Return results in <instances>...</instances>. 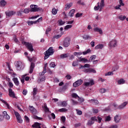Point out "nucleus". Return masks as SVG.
Wrapping results in <instances>:
<instances>
[{
    "instance_id": "obj_1",
    "label": "nucleus",
    "mask_w": 128,
    "mask_h": 128,
    "mask_svg": "<svg viewBox=\"0 0 128 128\" xmlns=\"http://www.w3.org/2000/svg\"><path fill=\"white\" fill-rule=\"evenodd\" d=\"M30 110L32 112V114L34 115L32 116V118H34V120H42V118L38 117L37 116H36V114H38V112L36 110V109L35 108L34 106H30Z\"/></svg>"
},
{
    "instance_id": "obj_2",
    "label": "nucleus",
    "mask_w": 128,
    "mask_h": 128,
    "mask_svg": "<svg viewBox=\"0 0 128 128\" xmlns=\"http://www.w3.org/2000/svg\"><path fill=\"white\" fill-rule=\"evenodd\" d=\"M54 52L53 51L52 47H50L46 52H44V60H47L50 58V56L54 54Z\"/></svg>"
},
{
    "instance_id": "obj_3",
    "label": "nucleus",
    "mask_w": 128,
    "mask_h": 128,
    "mask_svg": "<svg viewBox=\"0 0 128 128\" xmlns=\"http://www.w3.org/2000/svg\"><path fill=\"white\" fill-rule=\"evenodd\" d=\"M104 8V0H101L100 2H98V6H95L94 7V10H98L99 12H102V10Z\"/></svg>"
},
{
    "instance_id": "obj_4",
    "label": "nucleus",
    "mask_w": 128,
    "mask_h": 128,
    "mask_svg": "<svg viewBox=\"0 0 128 128\" xmlns=\"http://www.w3.org/2000/svg\"><path fill=\"white\" fill-rule=\"evenodd\" d=\"M22 44H24V46H26L29 52H32L34 50V46H32V44L31 43L22 41Z\"/></svg>"
},
{
    "instance_id": "obj_5",
    "label": "nucleus",
    "mask_w": 128,
    "mask_h": 128,
    "mask_svg": "<svg viewBox=\"0 0 128 128\" xmlns=\"http://www.w3.org/2000/svg\"><path fill=\"white\" fill-rule=\"evenodd\" d=\"M16 66L18 70H22L24 68V64L20 61L17 62Z\"/></svg>"
},
{
    "instance_id": "obj_6",
    "label": "nucleus",
    "mask_w": 128,
    "mask_h": 128,
    "mask_svg": "<svg viewBox=\"0 0 128 128\" xmlns=\"http://www.w3.org/2000/svg\"><path fill=\"white\" fill-rule=\"evenodd\" d=\"M37 6V5H31L30 6V8H31V9H30V12H40V10H42V8H38Z\"/></svg>"
},
{
    "instance_id": "obj_7",
    "label": "nucleus",
    "mask_w": 128,
    "mask_h": 128,
    "mask_svg": "<svg viewBox=\"0 0 128 128\" xmlns=\"http://www.w3.org/2000/svg\"><path fill=\"white\" fill-rule=\"evenodd\" d=\"M70 44V38L67 37L64 41V48H68Z\"/></svg>"
},
{
    "instance_id": "obj_8",
    "label": "nucleus",
    "mask_w": 128,
    "mask_h": 128,
    "mask_svg": "<svg viewBox=\"0 0 128 128\" xmlns=\"http://www.w3.org/2000/svg\"><path fill=\"white\" fill-rule=\"evenodd\" d=\"M14 114L16 118L17 122L19 124H22V117L20 114H18V112L14 111Z\"/></svg>"
},
{
    "instance_id": "obj_9",
    "label": "nucleus",
    "mask_w": 128,
    "mask_h": 128,
    "mask_svg": "<svg viewBox=\"0 0 128 128\" xmlns=\"http://www.w3.org/2000/svg\"><path fill=\"white\" fill-rule=\"evenodd\" d=\"M118 42L116 40H112L110 42L109 46L110 48H116L118 46Z\"/></svg>"
},
{
    "instance_id": "obj_10",
    "label": "nucleus",
    "mask_w": 128,
    "mask_h": 128,
    "mask_svg": "<svg viewBox=\"0 0 128 128\" xmlns=\"http://www.w3.org/2000/svg\"><path fill=\"white\" fill-rule=\"evenodd\" d=\"M32 59L31 58L30 60V62L31 64H30V72H29V74H32V72H34V66H35L34 63L32 62Z\"/></svg>"
},
{
    "instance_id": "obj_11",
    "label": "nucleus",
    "mask_w": 128,
    "mask_h": 128,
    "mask_svg": "<svg viewBox=\"0 0 128 128\" xmlns=\"http://www.w3.org/2000/svg\"><path fill=\"white\" fill-rule=\"evenodd\" d=\"M118 70V66H116L114 68H112V72H109L107 74H106V76H112V74H114L113 72H116Z\"/></svg>"
},
{
    "instance_id": "obj_12",
    "label": "nucleus",
    "mask_w": 128,
    "mask_h": 128,
    "mask_svg": "<svg viewBox=\"0 0 128 128\" xmlns=\"http://www.w3.org/2000/svg\"><path fill=\"white\" fill-rule=\"evenodd\" d=\"M8 94L10 98H16V94H14V92H12V88L8 89Z\"/></svg>"
},
{
    "instance_id": "obj_13",
    "label": "nucleus",
    "mask_w": 128,
    "mask_h": 128,
    "mask_svg": "<svg viewBox=\"0 0 128 128\" xmlns=\"http://www.w3.org/2000/svg\"><path fill=\"white\" fill-rule=\"evenodd\" d=\"M46 80V76H39L38 80H37V82L40 84V82H44Z\"/></svg>"
},
{
    "instance_id": "obj_14",
    "label": "nucleus",
    "mask_w": 128,
    "mask_h": 128,
    "mask_svg": "<svg viewBox=\"0 0 128 128\" xmlns=\"http://www.w3.org/2000/svg\"><path fill=\"white\" fill-rule=\"evenodd\" d=\"M94 80H90V82H86L84 83V86H94Z\"/></svg>"
},
{
    "instance_id": "obj_15",
    "label": "nucleus",
    "mask_w": 128,
    "mask_h": 128,
    "mask_svg": "<svg viewBox=\"0 0 128 128\" xmlns=\"http://www.w3.org/2000/svg\"><path fill=\"white\" fill-rule=\"evenodd\" d=\"M84 72H93V74H96V71L92 68L86 69L84 70Z\"/></svg>"
},
{
    "instance_id": "obj_16",
    "label": "nucleus",
    "mask_w": 128,
    "mask_h": 128,
    "mask_svg": "<svg viewBox=\"0 0 128 128\" xmlns=\"http://www.w3.org/2000/svg\"><path fill=\"white\" fill-rule=\"evenodd\" d=\"M6 16H12L14 14H16V12L14 11H8L5 12Z\"/></svg>"
},
{
    "instance_id": "obj_17",
    "label": "nucleus",
    "mask_w": 128,
    "mask_h": 128,
    "mask_svg": "<svg viewBox=\"0 0 128 128\" xmlns=\"http://www.w3.org/2000/svg\"><path fill=\"white\" fill-rule=\"evenodd\" d=\"M40 126H42V124L40 123L36 122H34L32 125V128H42L40 127Z\"/></svg>"
},
{
    "instance_id": "obj_18",
    "label": "nucleus",
    "mask_w": 128,
    "mask_h": 128,
    "mask_svg": "<svg viewBox=\"0 0 128 128\" xmlns=\"http://www.w3.org/2000/svg\"><path fill=\"white\" fill-rule=\"evenodd\" d=\"M126 104H128V102H125L119 106H118V110H122L124 108H125L126 106Z\"/></svg>"
},
{
    "instance_id": "obj_19",
    "label": "nucleus",
    "mask_w": 128,
    "mask_h": 128,
    "mask_svg": "<svg viewBox=\"0 0 128 128\" xmlns=\"http://www.w3.org/2000/svg\"><path fill=\"white\" fill-rule=\"evenodd\" d=\"M6 118V120H10V116L8 114V113H6V112L4 111L3 112V118Z\"/></svg>"
},
{
    "instance_id": "obj_20",
    "label": "nucleus",
    "mask_w": 128,
    "mask_h": 128,
    "mask_svg": "<svg viewBox=\"0 0 128 128\" xmlns=\"http://www.w3.org/2000/svg\"><path fill=\"white\" fill-rule=\"evenodd\" d=\"M114 120L115 122H120V116L118 115H116L114 118Z\"/></svg>"
},
{
    "instance_id": "obj_21",
    "label": "nucleus",
    "mask_w": 128,
    "mask_h": 128,
    "mask_svg": "<svg viewBox=\"0 0 128 128\" xmlns=\"http://www.w3.org/2000/svg\"><path fill=\"white\" fill-rule=\"evenodd\" d=\"M83 40H90L92 38V36L88 35V34H84V36H82Z\"/></svg>"
},
{
    "instance_id": "obj_22",
    "label": "nucleus",
    "mask_w": 128,
    "mask_h": 128,
    "mask_svg": "<svg viewBox=\"0 0 128 128\" xmlns=\"http://www.w3.org/2000/svg\"><path fill=\"white\" fill-rule=\"evenodd\" d=\"M64 34L60 33V34H56L53 36V38H56V40L62 37Z\"/></svg>"
},
{
    "instance_id": "obj_23",
    "label": "nucleus",
    "mask_w": 128,
    "mask_h": 128,
    "mask_svg": "<svg viewBox=\"0 0 128 128\" xmlns=\"http://www.w3.org/2000/svg\"><path fill=\"white\" fill-rule=\"evenodd\" d=\"M13 82L15 84L16 86H19L20 82H18V80L16 78H13Z\"/></svg>"
},
{
    "instance_id": "obj_24",
    "label": "nucleus",
    "mask_w": 128,
    "mask_h": 128,
    "mask_svg": "<svg viewBox=\"0 0 128 128\" xmlns=\"http://www.w3.org/2000/svg\"><path fill=\"white\" fill-rule=\"evenodd\" d=\"M74 12H76V10L74 9H72L70 10L68 14V16L71 17L74 16Z\"/></svg>"
},
{
    "instance_id": "obj_25",
    "label": "nucleus",
    "mask_w": 128,
    "mask_h": 128,
    "mask_svg": "<svg viewBox=\"0 0 128 128\" xmlns=\"http://www.w3.org/2000/svg\"><path fill=\"white\" fill-rule=\"evenodd\" d=\"M72 3L67 4L64 8L65 10H70V8H72Z\"/></svg>"
},
{
    "instance_id": "obj_26",
    "label": "nucleus",
    "mask_w": 128,
    "mask_h": 128,
    "mask_svg": "<svg viewBox=\"0 0 128 128\" xmlns=\"http://www.w3.org/2000/svg\"><path fill=\"white\" fill-rule=\"evenodd\" d=\"M126 82V80H124L123 78L120 79L119 80H118V84H124Z\"/></svg>"
},
{
    "instance_id": "obj_27",
    "label": "nucleus",
    "mask_w": 128,
    "mask_h": 128,
    "mask_svg": "<svg viewBox=\"0 0 128 128\" xmlns=\"http://www.w3.org/2000/svg\"><path fill=\"white\" fill-rule=\"evenodd\" d=\"M0 4L1 6H6V2L4 0H2L0 2Z\"/></svg>"
},
{
    "instance_id": "obj_28",
    "label": "nucleus",
    "mask_w": 128,
    "mask_h": 128,
    "mask_svg": "<svg viewBox=\"0 0 128 128\" xmlns=\"http://www.w3.org/2000/svg\"><path fill=\"white\" fill-rule=\"evenodd\" d=\"M112 108L113 110H118V104L114 103L112 105Z\"/></svg>"
},
{
    "instance_id": "obj_29",
    "label": "nucleus",
    "mask_w": 128,
    "mask_h": 128,
    "mask_svg": "<svg viewBox=\"0 0 128 128\" xmlns=\"http://www.w3.org/2000/svg\"><path fill=\"white\" fill-rule=\"evenodd\" d=\"M94 32H102V28H94Z\"/></svg>"
},
{
    "instance_id": "obj_30",
    "label": "nucleus",
    "mask_w": 128,
    "mask_h": 128,
    "mask_svg": "<svg viewBox=\"0 0 128 128\" xmlns=\"http://www.w3.org/2000/svg\"><path fill=\"white\" fill-rule=\"evenodd\" d=\"M104 48V44H98L95 47V50H98L99 48L102 49Z\"/></svg>"
},
{
    "instance_id": "obj_31",
    "label": "nucleus",
    "mask_w": 128,
    "mask_h": 128,
    "mask_svg": "<svg viewBox=\"0 0 128 128\" xmlns=\"http://www.w3.org/2000/svg\"><path fill=\"white\" fill-rule=\"evenodd\" d=\"M118 18L120 20H124L125 18H126V16L120 15L118 16Z\"/></svg>"
},
{
    "instance_id": "obj_32",
    "label": "nucleus",
    "mask_w": 128,
    "mask_h": 128,
    "mask_svg": "<svg viewBox=\"0 0 128 128\" xmlns=\"http://www.w3.org/2000/svg\"><path fill=\"white\" fill-rule=\"evenodd\" d=\"M58 111L60 112H68V109L66 108H62L59 109Z\"/></svg>"
},
{
    "instance_id": "obj_33",
    "label": "nucleus",
    "mask_w": 128,
    "mask_h": 128,
    "mask_svg": "<svg viewBox=\"0 0 128 128\" xmlns=\"http://www.w3.org/2000/svg\"><path fill=\"white\" fill-rule=\"evenodd\" d=\"M0 100L1 102H3L4 104H6V106L7 108H10V105L8 104V102H6V101L2 100V99H0Z\"/></svg>"
},
{
    "instance_id": "obj_34",
    "label": "nucleus",
    "mask_w": 128,
    "mask_h": 128,
    "mask_svg": "<svg viewBox=\"0 0 128 128\" xmlns=\"http://www.w3.org/2000/svg\"><path fill=\"white\" fill-rule=\"evenodd\" d=\"M94 124V122L90 120L88 121L87 124L89 126H90L92 124Z\"/></svg>"
},
{
    "instance_id": "obj_35",
    "label": "nucleus",
    "mask_w": 128,
    "mask_h": 128,
    "mask_svg": "<svg viewBox=\"0 0 128 128\" xmlns=\"http://www.w3.org/2000/svg\"><path fill=\"white\" fill-rule=\"evenodd\" d=\"M58 22L59 26H62V24H66V22H64V21H62V20H58Z\"/></svg>"
},
{
    "instance_id": "obj_36",
    "label": "nucleus",
    "mask_w": 128,
    "mask_h": 128,
    "mask_svg": "<svg viewBox=\"0 0 128 128\" xmlns=\"http://www.w3.org/2000/svg\"><path fill=\"white\" fill-rule=\"evenodd\" d=\"M76 114H78V116H82V110H78V109H76Z\"/></svg>"
},
{
    "instance_id": "obj_37",
    "label": "nucleus",
    "mask_w": 128,
    "mask_h": 128,
    "mask_svg": "<svg viewBox=\"0 0 128 128\" xmlns=\"http://www.w3.org/2000/svg\"><path fill=\"white\" fill-rule=\"evenodd\" d=\"M38 88H34L33 89V96H36V94H38Z\"/></svg>"
},
{
    "instance_id": "obj_38",
    "label": "nucleus",
    "mask_w": 128,
    "mask_h": 128,
    "mask_svg": "<svg viewBox=\"0 0 128 128\" xmlns=\"http://www.w3.org/2000/svg\"><path fill=\"white\" fill-rule=\"evenodd\" d=\"M72 98H80V96H78V95L76 94V93H73L72 94Z\"/></svg>"
},
{
    "instance_id": "obj_39",
    "label": "nucleus",
    "mask_w": 128,
    "mask_h": 128,
    "mask_svg": "<svg viewBox=\"0 0 128 128\" xmlns=\"http://www.w3.org/2000/svg\"><path fill=\"white\" fill-rule=\"evenodd\" d=\"M78 102L82 104V102H84V99L82 98H78Z\"/></svg>"
},
{
    "instance_id": "obj_40",
    "label": "nucleus",
    "mask_w": 128,
    "mask_h": 128,
    "mask_svg": "<svg viewBox=\"0 0 128 128\" xmlns=\"http://www.w3.org/2000/svg\"><path fill=\"white\" fill-rule=\"evenodd\" d=\"M96 56L93 55L90 58L89 60H90V62H92V60H96Z\"/></svg>"
},
{
    "instance_id": "obj_41",
    "label": "nucleus",
    "mask_w": 128,
    "mask_h": 128,
    "mask_svg": "<svg viewBox=\"0 0 128 128\" xmlns=\"http://www.w3.org/2000/svg\"><path fill=\"white\" fill-rule=\"evenodd\" d=\"M82 68H90V64H85L84 66L80 65V66L79 68L80 69Z\"/></svg>"
},
{
    "instance_id": "obj_42",
    "label": "nucleus",
    "mask_w": 128,
    "mask_h": 128,
    "mask_svg": "<svg viewBox=\"0 0 128 128\" xmlns=\"http://www.w3.org/2000/svg\"><path fill=\"white\" fill-rule=\"evenodd\" d=\"M30 12V8H25L24 10V14H28V12Z\"/></svg>"
},
{
    "instance_id": "obj_43",
    "label": "nucleus",
    "mask_w": 128,
    "mask_h": 128,
    "mask_svg": "<svg viewBox=\"0 0 128 128\" xmlns=\"http://www.w3.org/2000/svg\"><path fill=\"white\" fill-rule=\"evenodd\" d=\"M99 92L102 94H104V92H106V88H102L99 90Z\"/></svg>"
},
{
    "instance_id": "obj_44",
    "label": "nucleus",
    "mask_w": 128,
    "mask_h": 128,
    "mask_svg": "<svg viewBox=\"0 0 128 128\" xmlns=\"http://www.w3.org/2000/svg\"><path fill=\"white\" fill-rule=\"evenodd\" d=\"M80 86V84L78 83L77 81L73 84V86H74V88H78V86Z\"/></svg>"
},
{
    "instance_id": "obj_45",
    "label": "nucleus",
    "mask_w": 128,
    "mask_h": 128,
    "mask_svg": "<svg viewBox=\"0 0 128 128\" xmlns=\"http://www.w3.org/2000/svg\"><path fill=\"white\" fill-rule=\"evenodd\" d=\"M80 86V84L78 83L77 81L73 84V86H74V88H78V86Z\"/></svg>"
},
{
    "instance_id": "obj_46",
    "label": "nucleus",
    "mask_w": 128,
    "mask_h": 128,
    "mask_svg": "<svg viewBox=\"0 0 128 128\" xmlns=\"http://www.w3.org/2000/svg\"><path fill=\"white\" fill-rule=\"evenodd\" d=\"M68 54H62L60 55L61 58H68Z\"/></svg>"
},
{
    "instance_id": "obj_47",
    "label": "nucleus",
    "mask_w": 128,
    "mask_h": 128,
    "mask_svg": "<svg viewBox=\"0 0 128 128\" xmlns=\"http://www.w3.org/2000/svg\"><path fill=\"white\" fill-rule=\"evenodd\" d=\"M90 101L92 102H94V104H98V100L92 99L90 100Z\"/></svg>"
},
{
    "instance_id": "obj_48",
    "label": "nucleus",
    "mask_w": 128,
    "mask_h": 128,
    "mask_svg": "<svg viewBox=\"0 0 128 128\" xmlns=\"http://www.w3.org/2000/svg\"><path fill=\"white\" fill-rule=\"evenodd\" d=\"M80 58V62H88V60L86 58Z\"/></svg>"
},
{
    "instance_id": "obj_49",
    "label": "nucleus",
    "mask_w": 128,
    "mask_h": 128,
    "mask_svg": "<svg viewBox=\"0 0 128 128\" xmlns=\"http://www.w3.org/2000/svg\"><path fill=\"white\" fill-rule=\"evenodd\" d=\"M58 13V11H56V8H53L52 10V14H56Z\"/></svg>"
},
{
    "instance_id": "obj_50",
    "label": "nucleus",
    "mask_w": 128,
    "mask_h": 128,
    "mask_svg": "<svg viewBox=\"0 0 128 128\" xmlns=\"http://www.w3.org/2000/svg\"><path fill=\"white\" fill-rule=\"evenodd\" d=\"M77 4H80L81 6H84V2H82V0H80L77 2Z\"/></svg>"
},
{
    "instance_id": "obj_51",
    "label": "nucleus",
    "mask_w": 128,
    "mask_h": 128,
    "mask_svg": "<svg viewBox=\"0 0 128 128\" xmlns=\"http://www.w3.org/2000/svg\"><path fill=\"white\" fill-rule=\"evenodd\" d=\"M112 118H110V116H107L105 120L106 122H110V120H111Z\"/></svg>"
},
{
    "instance_id": "obj_52",
    "label": "nucleus",
    "mask_w": 128,
    "mask_h": 128,
    "mask_svg": "<svg viewBox=\"0 0 128 128\" xmlns=\"http://www.w3.org/2000/svg\"><path fill=\"white\" fill-rule=\"evenodd\" d=\"M61 120L63 124H64L66 122V116H62L61 117Z\"/></svg>"
},
{
    "instance_id": "obj_53",
    "label": "nucleus",
    "mask_w": 128,
    "mask_h": 128,
    "mask_svg": "<svg viewBox=\"0 0 128 128\" xmlns=\"http://www.w3.org/2000/svg\"><path fill=\"white\" fill-rule=\"evenodd\" d=\"M72 28V25H66L65 26L64 29L65 30H68V28Z\"/></svg>"
},
{
    "instance_id": "obj_54",
    "label": "nucleus",
    "mask_w": 128,
    "mask_h": 128,
    "mask_svg": "<svg viewBox=\"0 0 128 128\" xmlns=\"http://www.w3.org/2000/svg\"><path fill=\"white\" fill-rule=\"evenodd\" d=\"M50 68H56V64L54 62H52L50 64Z\"/></svg>"
},
{
    "instance_id": "obj_55",
    "label": "nucleus",
    "mask_w": 128,
    "mask_h": 128,
    "mask_svg": "<svg viewBox=\"0 0 128 128\" xmlns=\"http://www.w3.org/2000/svg\"><path fill=\"white\" fill-rule=\"evenodd\" d=\"M91 120L92 122H98V119L96 116L91 118Z\"/></svg>"
},
{
    "instance_id": "obj_56",
    "label": "nucleus",
    "mask_w": 128,
    "mask_h": 128,
    "mask_svg": "<svg viewBox=\"0 0 128 128\" xmlns=\"http://www.w3.org/2000/svg\"><path fill=\"white\" fill-rule=\"evenodd\" d=\"M62 106H68V103L64 101L62 102Z\"/></svg>"
},
{
    "instance_id": "obj_57",
    "label": "nucleus",
    "mask_w": 128,
    "mask_h": 128,
    "mask_svg": "<svg viewBox=\"0 0 128 128\" xmlns=\"http://www.w3.org/2000/svg\"><path fill=\"white\" fill-rule=\"evenodd\" d=\"M82 16V13H76V18H80Z\"/></svg>"
},
{
    "instance_id": "obj_58",
    "label": "nucleus",
    "mask_w": 128,
    "mask_h": 128,
    "mask_svg": "<svg viewBox=\"0 0 128 128\" xmlns=\"http://www.w3.org/2000/svg\"><path fill=\"white\" fill-rule=\"evenodd\" d=\"M24 78H26V75L22 76V78L21 79V82L22 84H24Z\"/></svg>"
},
{
    "instance_id": "obj_59",
    "label": "nucleus",
    "mask_w": 128,
    "mask_h": 128,
    "mask_svg": "<svg viewBox=\"0 0 128 128\" xmlns=\"http://www.w3.org/2000/svg\"><path fill=\"white\" fill-rule=\"evenodd\" d=\"M24 118H25L26 122H30V118H28V116H25Z\"/></svg>"
},
{
    "instance_id": "obj_60",
    "label": "nucleus",
    "mask_w": 128,
    "mask_h": 128,
    "mask_svg": "<svg viewBox=\"0 0 128 128\" xmlns=\"http://www.w3.org/2000/svg\"><path fill=\"white\" fill-rule=\"evenodd\" d=\"M78 84L80 86L82 84V80H78L77 81Z\"/></svg>"
},
{
    "instance_id": "obj_61",
    "label": "nucleus",
    "mask_w": 128,
    "mask_h": 128,
    "mask_svg": "<svg viewBox=\"0 0 128 128\" xmlns=\"http://www.w3.org/2000/svg\"><path fill=\"white\" fill-rule=\"evenodd\" d=\"M22 94L24 96H26V94H28V90H23Z\"/></svg>"
},
{
    "instance_id": "obj_62",
    "label": "nucleus",
    "mask_w": 128,
    "mask_h": 128,
    "mask_svg": "<svg viewBox=\"0 0 128 128\" xmlns=\"http://www.w3.org/2000/svg\"><path fill=\"white\" fill-rule=\"evenodd\" d=\"M72 66H78V62L74 61L72 64Z\"/></svg>"
},
{
    "instance_id": "obj_63",
    "label": "nucleus",
    "mask_w": 128,
    "mask_h": 128,
    "mask_svg": "<svg viewBox=\"0 0 128 128\" xmlns=\"http://www.w3.org/2000/svg\"><path fill=\"white\" fill-rule=\"evenodd\" d=\"M66 78L67 80H71L72 79V76L70 74H67L66 76Z\"/></svg>"
},
{
    "instance_id": "obj_64",
    "label": "nucleus",
    "mask_w": 128,
    "mask_h": 128,
    "mask_svg": "<svg viewBox=\"0 0 128 128\" xmlns=\"http://www.w3.org/2000/svg\"><path fill=\"white\" fill-rule=\"evenodd\" d=\"M72 102L73 104H78V102L74 100H72Z\"/></svg>"
}]
</instances>
